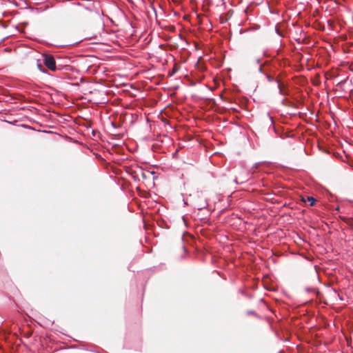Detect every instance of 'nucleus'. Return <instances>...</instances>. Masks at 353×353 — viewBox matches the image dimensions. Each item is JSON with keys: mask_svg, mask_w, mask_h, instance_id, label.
Segmentation results:
<instances>
[{"mask_svg": "<svg viewBox=\"0 0 353 353\" xmlns=\"http://www.w3.org/2000/svg\"><path fill=\"white\" fill-rule=\"evenodd\" d=\"M44 64L50 70L55 71L56 63L54 57L52 55H46L44 57Z\"/></svg>", "mask_w": 353, "mask_h": 353, "instance_id": "f257e3e1", "label": "nucleus"}, {"mask_svg": "<svg viewBox=\"0 0 353 353\" xmlns=\"http://www.w3.org/2000/svg\"><path fill=\"white\" fill-rule=\"evenodd\" d=\"M307 200L310 202V205L311 206H312L314 204L315 201H316L315 199H314L312 196H308L307 198Z\"/></svg>", "mask_w": 353, "mask_h": 353, "instance_id": "f03ea898", "label": "nucleus"}]
</instances>
